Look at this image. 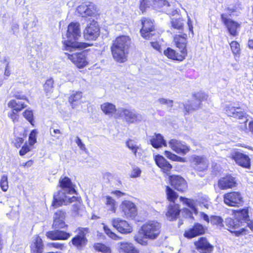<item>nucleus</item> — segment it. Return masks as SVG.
<instances>
[{
	"label": "nucleus",
	"mask_w": 253,
	"mask_h": 253,
	"mask_svg": "<svg viewBox=\"0 0 253 253\" xmlns=\"http://www.w3.org/2000/svg\"><path fill=\"white\" fill-rule=\"evenodd\" d=\"M102 200L106 206V208L114 212L116 211V201L109 196H104Z\"/></svg>",
	"instance_id": "40"
},
{
	"label": "nucleus",
	"mask_w": 253,
	"mask_h": 253,
	"mask_svg": "<svg viewBox=\"0 0 253 253\" xmlns=\"http://www.w3.org/2000/svg\"><path fill=\"white\" fill-rule=\"evenodd\" d=\"M17 113L18 112L13 110H11L8 113V117L10 118L14 123L17 122L18 120L19 116Z\"/></svg>",
	"instance_id": "56"
},
{
	"label": "nucleus",
	"mask_w": 253,
	"mask_h": 253,
	"mask_svg": "<svg viewBox=\"0 0 253 253\" xmlns=\"http://www.w3.org/2000/svg\"><path fill=\"white\" fill-rule=\"evenodd\" d=\"M234 215L236 219L238 220L242 224L245 221H247L249 218L248 209H243L238 211H234Z\"/></svg>",
	"instance_id": "33"
},
{
	"label": "nucleus",
	"mask_w": 253,
	"mask_h": 253,
	"mask_svg": "<svg viewBox=\"0 0 253 253\" xmlns=\"http://www.w3.org/2000/svg\"><path fill=\"white\" fill-rule=\"evenodd\" d=\"M103 178L110 181L113 178V175L110 172H106L103 174Z\"/></svg>",
	"instance_id": "63"
},
{
	"label": "nucleus",
	"mask_w": 253,
	"mask_h": 253,
	"mask_svg": "<svg viewBox=\"0 0 253 253\" xmlns=\"http://www.w3.org/2000/svg\"><path fill=\"white\" fill-rule=\"evenodd\" d=\"M168 143L170 148L178 154L185 155L190 151L189 147L185 143L176 139H170Z\"/></svg>",
	"instance_id": "15"
},
{
	"label": "nucleus",
	"mask_w": 253,
	"mask_h": 253,
	"mask_svg": "<svg viewBox=\"0 0 253 253\" xmlns=\"http://www.w3.org/2000/svg\"><path fill=\"white\" fill-rule=\"evenodd\" d=\"M8 106L11 108L12 110L16 112H19L24 108H26L27 105L22 101H17L13 99L8 102Z\"/></svg>",
	"instance_id": "37"
},
{
	"label": "nucleus",
	"mask_w": 253,
	"mask_h": 253,
	"mask_svg": "<svg viewBox=\"0 0 253 253\" xmlns=\"http://www.w3.org/2000/svg\"><path fill=\"white\" fill-rule=\"evenodd\" d=\"M151 144L153 147L159 148L163 146H167V142L160 134H155L150 140Z\"/></svg>",
	"instance_id": "34"
},
{
	"label": "nucleus",
	"mask_w": 253,
	"mask_h": 253,
	"mask_svg": "<svg viewBox=\"0 0 253 253\" xmlns=\"http://www.w3.org/2000/svg\"><path fill=\"white\" fill-rule=\"evenodd\" d=\"M142 27L140 30L141 36L146 39H149L154 34V25L153 22L150 20L143 18L141 20Z\"/></svg>",
	"instance_id": "17"
},
{
	"label": "nucleus",
	"mask_w": 253,
	"mask_h": 253,
	"mask_svg": "<svg viewBox=\"0 0 253 253\" xmlns=\"http://www.w3.org/2000/svg\"><path fill=\"white\" fill-rule=\"evenodd\" d=\"M232 158L239 166L247 169L250 168V159L247 155L237 152L232 154Z\"/></svg>",
	"instance_id": "19"
},
{
	"label": "nucleus",
	"mask_w": 253,
	"mask_h": 253,
	"mask_svg": "<svg viewBox=\"0 0 253 253\" xmlns=\"http://www.w3.org/2000/svg\"><path fill=\"white\" fill-rule=\"evenodd\" d=\"M191 162L196 166V169L200 171L204 170L208 167V162L204 156L194 155L191 157Z\"/></svg>",
	"instance_id": "23"
},
{
	"label": "nucleus",
	"mask_w": 253,
	"mask_h": 253,
	"mask_svg": "<svg viewBox=\"0 0 253 253\" xmlns=\"http://www.w3.org/2000/svg\"><path fill=\"white\" fill-rule=\"evenodd\" d=\"M166 192L169 200L174 203L177 198L176 193L169 186H167L166 188Z\"/></svg>",
	"instance_id": "45"
},
{
	"label": "nucleus",
	"mask_w": 253,
	"mask_h": 253,
	"mask_svg": "<svg viewBox=\"0 0 253 253\" xmlns=\"http://www.w3.org/2000/svg\"><path fill=\"white\" fill-rule=\"evenodd\" d=\"M236 184L235 178L230 175L221 178L219 180L218 183L219 187L222 190L232 188L235 187Z\"/></svg>",
	"instance_id": "24"
},
{
	"label": "nucleus",
	"mask_w": 253,
	"mask_h": 253,
	"mask_svg": "<svg viewBox=\"0 0 253 253\" xmlns=\"http://www.w3.org/2000/svg\"><path fill=\"white\" fill-rule=\"evenodd\" d=\"M151 46L156 50L161 52V46L159 43L157 42H150Z\"/></svg>",
	"instance_id": "62"
},
{
	"label": "nucleus",
	"mask_w": 253,
	"mask_h": 253,
	"mask_svg": "<svg viewBox=\"0 0 253 253\" xmlns=\"http://www.w3.org/2000/svg\"><path fill=\"white\" fill-rule=\"evenodd\" d=\"M23 115L27 120H28L32 125H33V113L32 110H25L23 112Z\"/></svg>",
	"instance_id": "53"
},
{
	"label": "nucleus",
	"mask_w": 253,
	"mask_h": 253,
	"mask_svg": "<svg viewBox=\"0 0 253 253\" xmlns=\"http://www.w3.org/2000/svg\"><path fill=\"white\" fill-rule=\"evenodd\" d=\"M141 174V170L137 167H133L132 170L130 173V176L131 178H136L140 176Z\"/></svg>",
	"instance_id": "52"
},
{
	"label": "nucleus",
	"mask_w": 253,
	"mask_h": 253,
	"mask_svg": "<svg viewBox=\"0 0 253 253\" xmlns=\"http://www.w3.org/2000/svg\"><path fill=\"white\" fill-rule=\"evenodd\" d=\"M165 156L169 159L175 162H185L186 160L184 158H182L168 151H165L164 152Z\"/></svg>",
	"instance_id": "43"
},
{
	"label": "nucleus",
	"mask_w": 253,
	"mask_h": 253,
	"mask_svg": "<svg viewBox=\"0 0 253 253\" xmlns=\"http://www.w3.org/2000/svg\"><path fill=\"white\" fill-rule=\"evenodd\" d=\"M83 33L85 39L95 40L100 35V28L98 23L95 20L90 21L87 24Z\"/></svg>",
	"instance_id": "7"
},
{
	"label": "nucleus",
	"mask_w": 253,
	"mask_h": 253,
	"mask_svg": "<svg viewBox=\"0 0 253 253\" xmlns=\"http://www.w3.org/2000/svg\"><path fill=\"white\" fill-rule=\"evenodd\" d=\"M200 217L202 219H203L207 222L209 223L210 218L209 217V216L207 214L203 212H200Z\"/></svg>",
	"instance_id": "64"
},
{
	"label": "nucleus",
	"mask_w": 253,
	"mask_h": 253,
	"mask_svg": "<svg viewBox=\"0 0 253 253\" xmlns=\"http://www.w3.org/2000/svg\"><path fill=\"white\" fill-rule=\"evenodd\" d=\"M161 228L160 223L157 221H149L142 226L141 230L134 236V239L138 244L146 246L147 239L154 240L158 238Z\"/></svg>",
	"instance_id": "3"
},
{
	"label": "nucleus",
	"mask_w": 253,
	"mask_h": 253,
	"mask_svg": "<svg viewBox=\"0 0 253 253\" xmlns=\"http://www.w3.org/2000/svg\"><path fill=\"white\" fill-rule=\"evenodd\" d=\"M43 249L42 239L39 236H35L31 245V253H42Z\"/></svg>",
	"instance_id": "31"
},
{
	"label": "nucleus",
	"mask_w": 253,
	"mask_h": 253,
	"mask_svg": "<svg viewBox=\"0 0 253 253\" xmlns=\"http://www.w3.org/2000/svg\"><path fill=\"white\" fill-rule=\"evenodd\" d=\"M180 200L183 204L186 205L190 209V210L186 208L184 209L182 211V213L184 214V216L186 217L193 218V213L197 214L198 210L195 200L182 197H180Z\"/></svg>",
	"instance_id": "13"
},
{
	"label": "nucleus",
	"mask_w": 253,
	"mask_h": 253,
	"mask_svg": "<svg viewBox=\"0 0 253 253\" xmlns=\"http://www.w3.org/2000/svg\"><path fill=\"white\" fill-rule=\"evenodd\" d=\"M54 81L52 79H49L46 80L43 85L44 90L47 96H49L53 90Z\"/></svg>",
	"instance_id": "42"
},
{
	"label": "nucleus",
	"mask_w": 253,
	"mask_h": 253,
	"mask_svg": "<svg viewBox=\"0 0 253 253\" xmlns=\"http://www.w3.org/2000/svg\"><path fill=\"white\" fill-rule=\"evenodd\" d=\"M225 110L228 116L239 119H242L246 114L245 112L242 111L240 108H235L231 105L226 106Z\"/></svg>",
	"instance_id": "28"
},
{
	"label": "nucleus",
	"mask_w": 253,
	"mask_h": 253,
	"mask_svg": "<svg viewBox=\"0 0 253 253\" xmlns=\"http://www.w3.org/2000/svg\"><path fill=\"white\" fill-rule=\"evenodd\" d=\"M171 24L174 28L177 29H181L183 27V23L181 19H172Z\"/></svg>",
	"instance_id": "55"
},
{
	"label": "nucleus",
	"mask_w": 253,
	"mask_h": 253,
	"mask_svg": "<svg viewBox=\"0 0 253 253\" xmlns=\"http://www.w3.org/2000/svg\"><path fill=\"white\" fill-rule=\"evenodd\" d=\"M50 135L52 137L55 138L56 139H59L62 134V132L58 129L50 127L49 129Z\"/></svg>",
	"instance_id": "50"
},
{
	"label": "nucleus",
	"mask_w": 253,
	"mask_h": 253,
	"mask_svg": "<svg viewBox=\"0 0 253 253\" xmlns=\"http://www.w3.org/2000/svg\"><path fill=\"white\" fill-rule=\"evenodd\" d=\"M193 97L195 99L194 102L185 106V111L187 113H190L192 111L198 109L200 107L201 102L207 100L208 96L205 93L200 91L194 93Z\"/></svg>",
	"instance_id": "12"
},
{
	"label": "nucleus",
	"mask_w": 253,
	"mask_h": 253,
	"mask_svg": "<svg viewBox=\"0 0 253 253\" xmlns=\"http://www.w3.org/2000/svg\"><path fill=\"white\" fill-rule=\"evenodd\" d=\"M157 101L161 104L167 105L168 107H171L172 106L173 102L170 100L161 98H159Z\"/></svg>",
	"instance_id": "57"
},
{
	"label": "nucleus",
	"mask_w": 253,
	"mask_h": 253,
	"mask_svg": "<svg viewBox=\"0 0 253 253\" xmlns=\"http://www.w3.org/2000/svg\"><path fill=\"white\" fill-rule=\"evenodd\" d=\"M82 97V92L81 91L74 92L69 98V102L72 108H75Z\"/></svg>",
	"instance_id": "39"
},
{
	"label": "nucleus",
	"mask_w": 253,
	"mask_h": 253,
	"mask_svg": "<svg viewBox=\"0 0 253 253\" xmlns=\"http://www.w3.org/2000/svg\"><path fill=\"white\" fill-rule=\"evenodd\" d=\"M170 181L171 185L178 191H184L187 188L186 181L180 176H171L170 177Z\"/></svg>",
	"instance_id": "20"
},
{
	"label": "nucleus",
	"mask_w": 253,
	"mask_h": 253,
	"mask_svg": "<svg viewBox=\"0 0 253 253\" xmlns=\"http://www.w3.org/2000/svg\"><path fill=\"white\" fill-rule=\"evenodd\" d=\"M78 234L71 240L72 244L77 249L82 250L87 243L85 235L88 233L86 228L79 227L76 231Z\"/></svg>",
	"instance_id": "9"
},
{
	"label": "nucleus",
	"mask_w": 253,
	"mask_h": 253,
	"mask_svg": "<svg viewBox=\"0 0 253 253\" xmlns=\"http://www.w3.org/2000/svg\"><path fill=\"white\" fill-rule=\"evenodd\" d=\"M164 53L165 55L169 58L178 61H182L186 55V54H182V53L180 54L176 53L173 49L169 47L166 50H165Z\"/></svg>",
	"instance_id": "35"
},
{
	"label": "nucleus",
	"mask_w": 253,
	"mask_h": 253,
	"mask_svg": "<svg viewBox=\"0 0 253 253\" xmlns=\"http://www.w3.org/2000/svg\"><path fill=\"white\" fill-rule=\"evenodd\" d=\"M68 58L72 61L78 68H83L88 64L85 52L81 51L73 54L65 53Z\"/></svg>",
	"instance_id": "11"
},
{
	"label": "nucleus",
	"mask_w": 253,
	"mask_h": 253,
	"mask_svg": "<svg viewBox=\"0 0 253 253\" xmlns=\"http://www.w3.org/2000/svg\"><path fill=\"white\" fill-rule=\"evenodd\" d=\"M100 108L105 115L114 117L115 118L118 111V109H117L115 104L108 102L102 103L100 106Z\"/></svg>",
	"instance_id": "27"
},
{
	"label": "nucleus",
	"mask_w": 253,
	"mask_h": 253,
	"mask_svg": "<svg viewBox=\"0 0 253 253\" xmlns=\"http://www.w3.org/2000/svg\"><path fill=\"white\" fill-rule=\"evenodd\" d=\"M210 221L211 224L216 225L219 228L223 226V219L219 216H211L210 218Z\"/></svg>",
	"instance_id": "46"
},
{
	"label": "nucleus",
	"mask_w": 253,
	"mask_h": 253,
	"mask_svg": "<svg viewBox=\"0 0 253 253\" xmlns=\"http://www.w3.org/2000/svg\"><path fill=\"white\" fill-rule=\"evenodd\" d=\"M73 202H75V203L73 205V211L76 214H77L78 213V211L81 205V203L77 197V200L72 202L71 203Z\"/></svg>",
	"instance_id": "59"
},
{
	"label": "nucleus",
	"mask_w": 253,
	"mask_h": 253,
	"mask_svg": "<svg viewBox=\"0 0 253 253\" xmlns=\"http://www.w3.org/2000/svg\"><path fill=\"white\" fill-rule=\"evenodd\" d=\"M204 233V228L202 225L199 223H196L192 228L185 231L184 235L187 238L191 239L196 236L203 234Z\"/></svg>",
	"instance_id": "25"
},
{
	"label": "nucleus",
	"mask_w": 253,
	"mask_h": 253,
	"mask_svg": "<svg viewBox=\"0 0 253 253\" xmlns=\"http://www.w3.org/2000/svg\"><path fill=\"white\" fill-rule=\"evenodd\" d=\"M153 3L152 7L156 10L163 8L164 10L169 6V3L166 0H151Z\"/></svg>",
	"instance_id": "41"
},
{
	"label": "nucleus",
	"mask_w": 253,
	"mask_h": 253,
	"mask_svg": "<svg viewBox=\"0 0 253 253\" xmlns=\"http://www.w3.org/2000/svg\"><path fill=\"white\" fill-rule=\"evenodd\" d=\"M121 209L126 218H133L137 213L135 205L129 201H124L121 204Z\"/></svg>",
	"instance_id": "14"
},
{
	"label": "nucleus",
	"mask_w": 253,
	"mask_h": 253,
	"mask_svg": "<svg viewBox=\"0 0 253 253\" xmlns=\"http://www.w3.org/2000/svg\"><path fill=\"white\" fill-rule=\"evenodd\" d=\"M115 119H122L127 124H133L140 121L142 117L140 114L133 110L120 107L118 108Z\"/></svg>",
	"instance_id": "5"
},
{
	"label": "nucleus",
	"mask_w": 253,
	"mask_h": 253,
	"mask_svg": "<svg viewBox=\"0 0 253 253\" xmlns=\"http://www.w3.org/2000/svg\"><path fill=\"white\" fill-rule=\"evenodd\" d=\"M153 6L151 0H140V8L143 11L146 7Z\"/></svg>",
	"instance_id": "51"
},
{
	"label": "nucleus",
	"mask_w": 253,
	"mask_h": 253,
	"mask_svg": "<svg viewBox=\"0 0 253 253\" xmlns=\"http://www.w3.org/2000/svg\"><path fill=\"white\" fill-rule=\"evenodd\" d=\"M223 202L231 207H239L244 203L243 198L238 192H231L226 193L223 196Z\"/></svg>",
	"instance_id": "8"
},
{
	"label": "nucleus",
	"mask_w": 253,
	"mask_h": 253,
	"mask_svg": "<svg viewBox=\"0 0 253 253\" xmlns=\"http://www.w3.org/2000/svg\"><path fill=\"white\" fill-rule=\"evenodd\" d=\"M112 223L113 226L121 233L128 234L132 231V226L126 221L120 218L113 219Z\"/></svg>",
	"instance_id": "16"
},
{
	"label": "nucleus",
	"mask_w": 253,
	"mask_h": 253,
	"mask_svg": "<svg viewBox=\"0 0 253 253\" xmlns=\"http://www.w3.org/2000/svg\"><path fill=\"white\" fill-rule=\"evenodd\" d=\"M37 132L36 130H33L29 137V142L30 146L33 145L37 142L36 138Z\"/></svg>",
	"instance_id": "54"
},
{
	"label": "nucleus",
	"mask_w": 253,
	"mask_h": 253,
	"mask_svg": "<svg viewBox=\"0 0 253 253\" xmlns=\"http://www.w3.org/2000/svg\"><path fill=\"white\" fill-rule=\"evenodd\" d=\"M24 139L21 137H16L14 141H13V143L14 146L17 147H20L21 145L23 143Z\"/></svg>",
	"instance_id": "60"
},
{
	"label": "nucleus",
	"mask_w": 253,
	"mask_h": 253,
	"mask_svg": "<svg viewBox=\"0 0 253 253\" xmlns=\"http://www.w3.org/2000/svg\"><path fill=\"white\" fill-rule=\"evenodd\" d=\"M225 224L227 227V229L231 232L234 233L236 236H239L245 231L244 228H242L239 230H236L242 226V224L238 220H234L230 217L226 218Z\"/></svg>",
	"instance_id": "18"
},
{
	"label": "nucleus",
	"mask_w": 253,
	"mask_h": 253,
	"mask_svg": "<svg viewBox=\"0 0 253 253\" xmlns=\"http://www.w3.org/2000/svg\"><path fill=\"white\" fill-rule=\"evenodd\" d=\"M156 165L161 169L164 172L169 171L172 166L161 155H156L154 156Z\"/></svg>",
	"instance_id": "26"
},
{
	"label": "nucleus",
	"mask_w": 253,
	"mask_h": 253,
	"mask_svg": "<svg viewBox=\"0 0 253 253\" xmlns=\"http://www.w3.org/2000/svg\"><path fill=\"white\" fill-rule=\"evenodd\" d=\"M97 13L95 5L91 2L83 3L79 5L76 10V14L83 17L94 16Z\"/></svg>",
	"instance_id": "6"
},
{
	"label": "nucleus",
	"mask_w": 253,
	"mask_h": 253,
	"mask_svg": "<svg viewBox=\"0 0 253 253\" xmlns=\"http://www.w3.org/2000/svg\"><path fill=\"white\" fill-rule=\"evenodd\" d=\"M186 38V34L175 35L174 37V41L176 46L179 48L181 53L186 55H187Z\"/></svg>",
	"instance_id": "30"
},
{
	"label": "nucleus",
	"mask_w": 253,
	"mask_h": 253,
	"mask_svg": "<svg viewBox=\"0 0 253 253\" xmlns=\"http://www.w3.org/2000/svg\"><path fill=\"white\" fill-rule=\"evenodd\" d=\"M120 249L125 253H139V250L135 248L132 244L128 242L118 243Z\"/></svg>",
	"instance_id": "36"
},
{
	"label": "nucleus",
	"mask_w": 253,
	"mask_h": 253,
	"mask_svg": "<svg viewBox=\"0 0 253 253\" xmlns=\"http://www.w3.org/2000/svg\"><path fill=\"white\" fill-rule=\"evenodd\" d=\"M221 18L230 35L236 36L238 34V30L241 27V24L229 18L228 15L225 14H222Z\"/></svg>",
	"instance_id": "10"
},
{
	"label": "nucleus",
	"mask_w": 253,
	"mask_h": 253,
	"mask_svg": "<svg viewBox=\"0 0 253 253\" xmlns=\"http://www.w3.org/2000/svg\"><path fill=\"white\" fill-rule=\"evenodd\" d=\"M61 190L54 195L52 206L57 207L62 205H68L77 200V197L69 195L75 193V190L70 180L67 177H65L59 180Z\"/></svg>",
	"instance_id": "1"
},
{
	"label": "nucleus",
	"mask_w": 253,
	"mask_h": 253,
	"mask_svg": "<svg viewBox=\"0 0 253 253\" xmlns=\"http://www.w3.org/2000/svg\"><path fill=\"white\" fill-rule=\"evenodd\" d=\"M179 212L180 210L179 205L173 203L169 206L166 215L169 220H172L177 217Z\"/></svg>",
	"instance_id": "32"
},
{
	"label": "nucleus",
	"mask_w": 253,
	"mask_h": 253,
	"mask_svg": "<svg viewBox=\"0 0 253 253\" xmlns=\"http://www.w3.org/2000/svg\"><path fill=\"white\" fill-rule=\"evenodd\" d=\"M127 147L132 151L135 157H140L141 155L142 149L140 145L134 141L129 140L126 142Z\"/></svg>",
	"instance_id": "38"
},
{
	"label": "nucleus",
	"mask_w": 253,
	"mask_h": 253,
	"mask_svg": "<svg viewBox=\"0 0 253 253\" xmlns=\"http://www.w3.org/2000/svg\"><path fill=\"white\" fill-rule=\"evenodd\" d=\"M65 216V212L62 211H58L54 213L53 223L54 228H63L67 227L64 221Z\"/></svg>",
	"instance_id": "22"
},
{
	"label": "nucleus",
	"mask_w": 253,
	"mask_h": 253,
	"mask_svg": "<svg viewBox=\"0 0 253 253\" xmlns=\"http://www.w3.org/2000/svg\"><path fill=\"white\" fill-rule=\"evenodd\" d=\"M31 148L27 144L25 143L24 145L22 147V148L19 151V154L21 156H24L27 153L29 152L31 150Z\"/></svg>",
	"instance_id": "58"
},
{
	"label": "nucleus",
	"mask_w": 253,
	"mask_h": 253,
	"mask_svg": "<svg viewBox=\"0 0 253 253\" xmlns=\"http://www.w3.org/2000/svg\"><path fill=\"white\" fill-rule=\"evenodd\" d=\"M195 245L201 253H211L213 249V246L204 238H200L198 241L195 242Z\"/></svg>",
	"instance_id": "21"
},
{
	"label": "nucleus",
	"mask_w": 253,
	"mask_h": 253,
	"mask_svg": "<svg viewBox=\"0 0 253 253\" xmlns=\"http://www.w3.org/2000/svg\"><path fill=\"white\" fill-rule=\"evenodd\" d=\"M230 47L233 54L236 57L239 56L241 53L240 44L236 41H232L230 43Z\"/></svg>",
	"instance_id": "44"
},
{
	"label": "nucleus",
	"mask_w": 253,
	"mask_h": 253,
	"mask_svg": "<svg viewBox=\"0 0 253 253\" xmlns=\"http://www.w3.org/2000/svg\"><path fill=\"white\" fill-rule=\"evenodd\" d=\"M130 44L131 39L125 35L118 36L113 41L111 50L115 61L124 63L127 60Z\"/></svg>",
	"instance_id": "4"
},
{
	"label": "nucleus",
	"mask_w": 253,
	"mask_h": 253,
	"mask_svg": "<svg viewBox=\"0 0 253 253\" xmlns=\"http://www.w3.org/2000/svg\"><path fill=\"white\" fill-rule=\"evenodd\" d=\"M94 248L96 250L99 252H101L103 253H111V249L109 247L100 243L95 244Z\"/></svg>",
	"instance_id": "47"
},
{
	"label": "nucleus",
	"mask_w": 253,
	"mask_h": 253,
	"mask_svg": "<svg viewBox=\"0 0 253 253\" xmlns=\"http://www.w3.org/2000/svg\"><path fill=\"white\" fill-rule=\"evenodd\" d=\"M46 235L47 238L53 240H65L71 236L70 233L60 230L49 231L47 232Z\"/></svg>",
	"instance_id": "29"
},
{
	"label": "nucleus",
	"mask_w": 253,
	"mask_h": 253,
	"mask_svg": "<svg viewBox=\"0 0 253 253\" xmlns=\"http://www.w3.org/2000/svg\"><path fill=\"white\" fill-rule=\"evenodd\" d=\"M103 228L106 234L112 239L117 240L121 239V237L118 236L116 234L112 232L107 226L104 225Z\"/></svg>",
	"instance_id": "49"
},
{
	"label": "nucleus",
	"mask_w": 253,
	"mask_h": 253,
	"mask_svg": "<svg viewBox=\"0 0 253 253\" xmlns=\"http://www.w3.org/2000/svg\"><path fill=\"white\" fill-rule=\"evenodd\" d=\"M76 143L81 150L84 151L86 150L85 145L83 143L82 140L79 137H77Z\"/></svg>",
	"instance_id": "61"
},
{
	"label": "nucleus",
	"mask_w": 253,
	"mask_h": 253,
	"mask_svg": "<svg viewBox=\"0 0 253 253\" xmlns=\"http://www.w3.org/2000/svg\"><path fill=\"white\" fill-rule=\"evenodd\" d=\"M80 24L78 22H71L68 26L66 34L63 38V50L72 51L75 49L84 48L85 43L77 41L81 36Z\"/></svg>",
	"instance_id": "2"
},
{
	"label": "nucleus",
	"mask_w": 253,
	"mask_h": 253,
	"mask_svg": "<svg viewBox=\"0 0 253 253\" xmlns=\"http://www.w3.org/2000/svg\"><path fill=\"white\" fill-rule=\"evenodd\" d=\"M0 186L2 191L5 192L8 190V178L6 175L4 174L1 176L0 181Z\"/></svg>",
	"instance_id": "48"
}]
</instances>
